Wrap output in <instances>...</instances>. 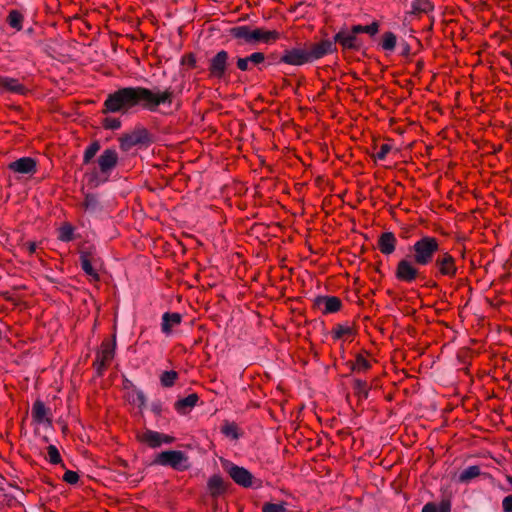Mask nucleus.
<instances>
[{
    "mask_svg": "<svg viewBox=\"0 0 512 512\" xmlns=\"http://www.w3.org/2000/svg\"><path fill=\"white\" fill-rule=\"evenodd\" d=\"M173 101L171 88L148 89L142 86L124 87L110 93L104 102V113H127L140 105L150 112H157L160 105L170 106Z\"/></svg>",
    "mask_w": 512,
    "mask_h": 512,
    "instance_id": "f257e3e1",
    "label": "nucleus"
},
{
    "mask_svg": "<svg viewBox=\"0 0 512 512\" xmlns=\"http://www.w3.org/2000/svg\"><path fill=\"white\" fill-rule=\"evenodd\" d=\"M336 45L331 40L286 49L279 62L292 66H302L317 61L328 54L336 52Z\"/></svg>",
    "mask_w": 512,
    "mask_h": 512,
    "instance_id": "f03ea898",
    "label": "nucleus"
},
{
    "mask_svg": "<svg viewBox=\"0 0 512 512\" xmlns=\"http://www.w3.org/2000/svg\"><path fill=\"white\" fill-rule=\"evenodd\" d=\"M412 253V259L418 266H428L432 264L437 253L440 251V240L433 236L425 235L414 242L409 247Z\"/></svg>",
    "mask_w": 512,
    "mask_h": 512,
    "instance_id": "7ed1b4c3",
    "label": "nucleus"
},
{
    "mask_svg": "<svg viewBox=\"0 0 512 512\" xmlns=\"http://www.w3.org/2000/svg\"><path fill=\"white\" fill-rule=\"evenodd\" d=\"M79 258L81 268L85 274L93 281H98V267L101 261L97 249L92 245L82 246L79 250Z\"/></svg>",
    "mask_w": 512,
    "mask_h": 512,
    "instance_id": "20e7f679",
    "label": "nucleus"
},
{
    "mask_svg": "<svg viewBox=\"0 0 512 512\" xmlns=\"http://www.w3.org/2000/svg\"><path fill=\"white\" fill-rule=\"evenodd\" d=\"M156 465L168 466L177 471L188 469V457L180 450H168L159 453L153 461Z\"/></svg>",
    "mask_w": 512,
    "mask_h": 512,
    "instance_id": "39448f33",
    "label": "nucleus"
},
{
    "mask_svg": "<svg viewBox=\"0 0 512 512\" xmlns=\"http://www.w3.org/2000/svg\"><path fill=\"white\" fill-rule=\"evenodd\" d=\"M432 264L438 276L453 279L458 273L456 259L448 251L440 249Z\"/></svg>",
    "mask_w": 512,
    "mask_h": 512,
    "instance_id": "423d86ee",
    "label": "nucleus"
},
{
    "mask_svg": "<svg viewBox=\"0 0 512 512\" xmlns=\"http://www.w3.org/2000/svg\"><path fill=\"white\" fill-rule=\"evenodd\" d=\"M222 466L237 485L244 488L253 487L254 477L246 468L238 466L229 460L222 461Z\"/></svg>",
    "mask_w": 512,
    "mask_h": 512,
    "instance_id": "0eeeda50",
    "label": "nucleus"
},
{
    "mask_svg": "<svg viewBox=\"0 0 512 512\" xmlns=\"http://www.w3.org/2000/svg\"><path fill=\"white\" fill-rule=\"evenodd\" d=\"M420 275L418 264L413 259L403 258L396 266L395 277L400 282L413 283Z\"/></svg>",
    "mask_w": 512,
    "mask_h": 512,
    "instance_id": "6e6552de",
    "label": "nucleus"
},
{
    "mask_svg": "<svg viewBox=\"0 0 512 512\" xmlns=\"http://www.w3.org/2000/svg\"><path fill=\"white\" fill-rule=\"evenodd\" d=\"M229 54L225 50L217 52L209 60V77L213 79H223L228 68Z\"/></svg>",
    "mask_w": 512,
    "mask_h": 512,
    "instance_id": "1a4fd4ad",
    "label": "nucleus"
},
{
    "mask_svg": "<svg viewBox=\"0 0 512 512\" xmlns=\"http://www.w3.org/2000/svg\"><path fill=\"white\" fill-rule=\"evenodd\" d=\"M115 355V342L105 340L102 342L94 361V367L99 374H102L106 367L111 363Z\"/></svg>",
    "mask_w": 512,
    "mask_h": 512,
    "instance_id": "9d476101",
    "label": "nucleus"
},
{
    "mask_svg": "<svg viewBox=\"0 0 512 512\" xmlns=\"http://www.w3.org/2000/svg\"><path fill=\"white\" fill-rule=\"evenodd\" d=\"M331 41L340 44L343 50H359L362 46L361 40L347 29L337 32Z\"/></svg>",
    "mask_w": 512,
    "mask_h": 512,
    "instance_id": "9b49d317",
    "label": "nucleus"
},
{
    "mask_svg": "<svg viewBox=\"0 0 512 512\" xmlns=\"http://www.w3.org/2000/svg\"><path fill=\"white\" fill-rule=\"evenodd\" d=\"M118 163V153L115 149H106L98 158L100 172L105 175V180Z\"/></svg>",
    "mask_w": 512,
    "mask_h": 512,
    "instance_id": "f8f14e48",
    "label": "nucleus"
},
{
    "mask_svg": "<svg viewBox=\"0 0 512 512\" xmlns=\"http://www.w3.org/2000/svg\"><path fill=\"white\" fill-rule=\"evenodd\" d=\"M315 305L323 314H331L341 309L342 302L336 296H319L315 299Z\"/></svg>",
    "mask_w": 512,
    "mask_h": 512,
    "instance_id": "ddd939ff",
    "label": "nucleus"
},
{
    "mask_svg": "<svg viewBox=\"0 0 512 512\" xmlns=\"http://www.w3.org/2000/svg\"><path fill=\"white\" fill-rule=\"evenodd\" d=\"M8 168L18 174H34L37 170V163L31 157H22L8 165Z\"/></svg>",
    "mask_w": 512,
    "mask_h": 512,
    "instance_id": "4468645a",
    "label": "nucleus"
},
{
    "mask_svg": "<svg viewBox=\"0 0 512 512\" xmlns=\"http://www.w3.org/2000/svg\"><path fill=\"white\" fill-rule=\"evenodd\" d=\"M182 322V315L178 312H165L162 315L161 331L166 336L171 335L174 327L180 325Z\"/></svg>",
    "mask_w": 512,
    "mask_h": 512,
    "instance_id": "2eb2a0df",
    "label": "nucleus"
},
{
    "mask_svg": "<svg viewBox=\"0 0 512 512\" xmlns=\"http://www.w3.org/2000/svg\"><path fill=\"white\" fill-rule=\"evenodd\" d=\"M397 245V239L394 233L392 232H384L379 236L378 239V249L384 255L392 254Z\"/></svg>",
    "mask_w": 512,
    "mask_h": 512,
    "instance_id": "dca6fc26",
    "label": "nucleus"
},
{
    "mask_svg": "<svg viewBox=\"0 0 512 512\" xmlns=\"http://www.w3.org/2000/svg\"><path fill=\"white\" fill-rule=\"evenodd\" d=\"M31 416L33 421L37 424L50 423L49 409L41 400L34 402L31 410Z\"/></svg>",
    "mask_w": 512,
    "mask_h": 512,
    "instance_id": "f3484780",
    "label": "nucleus"
},
{
    "mask_svg": "<svg viewBox=\"0 0 512 512\" xmlns=\"http://www.w3.org/2000/svg\"><path fill=\"white\" fill-rule=\"evenodd\" d=\"M265 61V55L262 52H254L251 55L244 57V58H238L236 65L237 68L241 71H248L250 69L249 65H259L262 64Z\"/></svg>",
    "mask_w": 512,
    "mask_h": 512,
    "instance_id": "a211bd4d",
    "label": "nucleus"
},
{
    "mask_svg": "<svg viewBox=\"0 0 512 512\" xmlns=\"http://www.w3.org/2000/svg\"><path fill=\"white\" fill-rule=\"evenodd\" d=\"M280 38V34L273 30L268 31L261 28L252 30V44L254 43H271Z\"/></svg>",
    "mask_w": 512,
    "mask_h": 512,
    "instance_id": "6ab92c4d",
    "label": "nucleus"
},
{
    "mask_svg": "<svg viewBox=\"0 0 512 512\" xmlns=\"http://www.w3.org/2000/svg\"><path fill=\"white\" fill-rule=\"evenodd\" d=\"M25 91V87L17 79L10 77H0V92L24 94Z\"/></svg>",
    "mask_w": 512,
    "mask_h": 512,
    "instance_id": "aec40b11",
    "label": "nucleus"
},
{
    "mask_svg": "<svg viewBox=\"0 0 512 512\" xmlns=\"http://www.w3.org/2000/svg\"><path fill=\"white\" fill-rule=\"evenodd\" d=\"M138 440L150 448H158L161 446V433L153 430H145L143 433L137 436Z\"/></svg>",
    "mask_w": 512,
    "mask_h": 512,
    "instance_id": "412c9836",
    "label": "nucleus"
},
{
    "mask_svg": "<svg viewBox=\"0 0 512 512\" xmlns=\"http://www.w3.org/2000/svg\"><path fill=\"white\" fill-rule=\"evenodd\" d=\"M229 33L236 39H241L246 43L252 44V30L247 25L232 27Z\"/></svg>",
    "mask_w": 512,
    "mask_h": 512,
    "instance_id": "4be33fe9",
    "label": "nucleus"
},
{
    "mask_svg": "<svg viewBox=\"0 0 512 512\" xmlns=\"http://www.w3.org/2000/svg\"><path fill=\"white\" fill-rule=\"evenodd\" d=\"M197 401H198V396L194 393L190 394L187 397H184V398L178 400L175 403V409L179 413L184 414V413H186L187 409L193 408L196 405Z\"/></svg>",
    "mask_w": 512,
    "mask_h": 512,
    "instance_id": "5701e85b",
    "label": "nucleus"
},
{
    "mask_svg": "<svg viewBox=\"0 0 512 512\" xmlns=\"http://www.w3.org/2000/svg\"><path fill=\"white\" fill-rule=\"evenodd\" d=\"M331 333L334 340H340L352 336L354 334V330L352 326L348 324H337L332 329Z\"/></svg>",
    "mask_w": 512,
    "mask_h": 512,
    "instance_id": "b1692460",
    "label": "nucleus"
},
{
    "mask_svg": "<svg viewBox=\"0 0 512 512\" xmlns=\"http://www.w3.org/2000/svg\"><path fill=\"white\" fill-rule=\"evenodd\" d=\"M208 488L212 495H220L225 491V485L220 475H213L208 480Z\"/></svg>",
    "mask_w": 512,
    "mask_h": 512,
    "instance_id": "393cba45",
    "label": "nucleus"
},
{
    "mask_svg": "<svg viewBox=\"0 0 512 512\" xmlns=\"http://www.w3.org/2000/svg\"><path fill=\"white\" fill-rule=\"evenodd\" d=\"M481 474L480 467L477 465H472L465 468L458 477L459 482L468 483L472 479L478 477Z\"/></svg>",
    "mask_w": 512,
    "mask_h": 512,
    "instance_id": "a878e982",
    "label": "nucleus"
},
{
    "mask_svg": "<svg viewBox=\"0 0 512 512\" xmlns=\"http://www.w3.org/2000/svg\"><path fill=\"white\" fill-rule=\"evenodd\" d=\"M7 22L10 27L16 29L17 31H20L23 27V15L17 10H12L9 12Z\"/></svg>",
    "mask_w": 512,
    "mask_h": 512,
    "instance_id": "bb28decb",
    "label": "nucleus"
},
{
    "mask_svg": "<svg viewBox=\"0 0 512 512\" xmlns=\"http://www.w3.org/2000/svg\"><path fill=\"white\" fill-rule=\"evenodd\" d=\"M411 7L413 13H428L433 10L430 0H413Z\"/></svg>",
    "mask_w": 512,
    "mask_h": 512,
    "instance_id": "cd10ccee",
    "label": "nucleus"
},
{
    "mask_svg": "<svg viewBox=\"0 0 512 512\" xmlns=\"http://www.w3.org/2000/svg\"><path fill=\"white\" fill-rule=\"evenodd\" d=\"M396 36L392 32H386L383 34L381 47L385 51H393L396 46Z\"/></svg>",
    "mask_w": 512,
    "mask_h": 512,
    "instance_id": "c85d7f7f",
    "label": "nucleus"
},
{
    "mask_svg": "<svg viewBox=\"0 0 512 512\" xmlns=\"http://www.w3.org/2000/svg\"><path fill=\"white\" fill-rule=\"evenodd\" d=\"M421 512H450V504L445 501L441 502L439 505L430 502L423 506Z\"/></svg>",
    "mask_w": 512,
    "mask_h": 512,
    "instance_id": "c756f323",
    "label": "nucleus"
},
{
    "mask_svg": "<svg viewBox=\"0 0 512 512\" xmlns=\"http://www.w3.org/2000/svg\"><path fill=\"white\" fill-rule=\"evenodd\" d=\"M177 378L178 373L176 371H164L160 376V382L163 387L169 388L175 384Z\"/></svg>",
    "mask_w": 512,
    "mask_h": 512,
    "instance_id": "7c9ffc66",
    "label": "nucleus"
},
{
    "mask_svg": "<svg viewBox=\"0 0 512 512\" xmlns=\"http://www.w3.org/2000/svg\"><path fill=\"white\" fill-rule=\"evenodd\" d=\"M262 512H287V503L286 502H280V503H272V502H266L262 505L261 508Z\"/></svg>",
    "mask_w": 512,
    "mask_h": 512,
    "instance_id": "2f4dec72",
    "label": "nucleus"
},
{
    "mask_svg": "<svg viewBox=\"0 0 512 512\" xmlns=\"http://www.w3.org/2000/svg\"><path fill=\"white\" fill-rule=\"evenodd\" d=\"M370 367V362L363 355H357L352 366V370L356 372H365L370 369Z\"/></svg>",
    "mask_w": 512,
    "mask_h": 512,
    "instance_id": "473e14b6",
    "label": "nucleus"
},
{
    "mask_svg": "<svg viewBox=\"0 0 512 512\" xmlns=\"http://www.w3.org/2000/svg\"><path fill=\"white\" fill-rule=\"evenodd\" d=\"M99 150H100V144L97 141L92 142L85 149L84 157H83L84 163L85 164L89 163L94 158V156L98 153Z\"/></svg>",
    "mask_w": 512,
    "mask_h": 512,
    "instance_id": "72a5a7b5",
    "label": "nucleus"
},
{
    "mask_svg": "<svg viewBox=\"0 0 512 512\" xmlns=\"http://www.w3.org/2000/svg\"><path fill=\"white\" fill-rule=\"evenodd\" d=\"M221 431L225 436L231 439H238L239 437L238 426L235 423H225Z\"/></svg>",
    "mask_w": 512,
    "mask_h": 512,
    "instance_id": "f704fd0d",
    "label": "nucleus"
},
{
    "mask_svg": "<svg viewBox=\"0 0 512 512\" xmlns=\"http://www.w3.org/2000/svg\"><path fill=\"white\" fill-rule=\"evenodd\" d=\"M47 459L53 465L61 462V456L56 446L49 445L47 447Z\"/></svg>",
    "mask_w": 512,
    "mask_h": 512,
    "instance_id": "c9c22d12",
    "label": "nucleus"
},
{
    "mask_svg": "<svg viewBox=\"0 0 512 512\" xmlns=\"http://www.w3.org/2000/svg\"><path fill=\"white\" fill-rule=\"evenodd\" d=\"M355 393L362 397L368 396V385L367 382L360 379H355L353 383Z\"/></svg>",
    "mask_w": 512,
    "mask_h": 512,
    "instance_id": "e433bc0d",
    "label": "nucleus"
},
{
    "mask_svg": "<svg viewBox=\"0 0 512 512\" xmlns=\"http://www.w3.org/2000/svg\"><path fill=\"white\" fill-rule=\"evenodd\" d=\"M83 206L86 210L94 211L98 207V199L94 194H86Z\"/></svg>",
    "mask_w": 512,
    "mask_h": 512,
    "instance_id": "4c0bfd02",
    "label": "nucleus"
},
{
    "mask_svg": "<svg viewBox=\"0 0 512 512\" xmlns=\"http://www.w3.org/2000/svg\"><path fill=\"white\" fill-rule=\"evenodd\" d=\"M73 238V228L71 225H64L60 228L59 239L68 242Z\"/></svg>",
    "mask_w": 512,
    "mask_h": 512,
    "instance_id": "58836bf2",
    "label": "nucleus"
},
{
    "mask_svg": "<svg viewBox=\"0 0 512 512\" xmlns=\"http://www.w3.org/2000/svg\"><path fill=\"white\" fill-rule=\"evenodd\" d=\"M63 480L69 484H76L79 480V475L75 471L67 470L63 475Z\"/></svg>",
    "mask_w": 512,
    "mask_h": 512,
    "instance_id": "ea45409f",
    "label": "nucleus"
},
{
    "mask_svg": "<svg viewBox=\"0 0 512 512\" xmlns=\"http://www.w3.org/2000/svg\"><path fill=\"white\" fill-rule=\"evenodd\" d=\"M391 146L389 144H382L379 150L375 154L376 160H384L387 154L390 152Z\"/></svg>",
    "mask_w": 512,
    "mask_h": 512,
    "instance_id": "a19ab883",
    "label": "nucleus"
},
{
    "mask_svg": "<svg viewBox=\"0 0 512 512\" xmlns=\"http://www.w3.org/2000/svg\"><path fill=\"white\" fill-rule=\"evenodd\" d=\"M132 403L141 407L145 404L146 398L142 391H136L135 395L132 396Z\"/></svg>",
    "mask_w": 512,
    "mask_h": 512,
    "instance_id": "79ce46f5",
    "label": "nucleus"
},
{
    "mask_svg": "<svg viewBox=\"0 0 512 512\" xmlns=\"http://www.w3.org/2000/svg\"><path fill=\"white\" fill-rule=\"evenodd\" d=\"M379 30V25L377 22H373L370 25H365L363 33H367L371 36L375 35Z\"/></svg>",
    "mask_w": 512,
    "mask_h": 512,
    "instance_id": "37998d69",
    "label": "nucleus"
},
{
    "mask_svg": "<svg viewBox=\"0 0 512 512\" xmlns=\"http://www.w3.org/2000/svg\"><path fill=\"white\" fill-rule=\"evenodd\" d=\"M120 126H121V123H120V121H119L118 119H116V118H107V119L105 120V127H106V128H109V129H113V130H115V129L120 128Z\"/></svg>",
    "mask_w": 512,
    "mask_h": 512,
    "instance_id": "c03bdc74",
    "label": "nucleus"
},
{
    "mask_svg": "<svg viewBox=\"0 0 512 512\" xmlns=\"http://www.w3.org/2000/svg\"><path fill=\"white\" fill-rule=\"evenodd\" d=\"M502 506L505 512H512V495H508L503 499Z\"/></svg>",
    "mask_w": 512,
    "mask_h": 512,
    "instance_id": "a18cd8bd",
    "label": "nucleus"
},
{
    "mask_svg": "<svg viewBox=\"0 0 512 512\" xmlns=\"http://www.w3.org/2000/svg\"><path fill=\"white\" fill-rule=\"evenodd\" d=\"M160 441H161V445L162 444H171L175 441V438L173 436L161 433Z\"/></svg>",
    "mask_w": 512,
    "mask_h": 512,
    "instance_id": "49530a36",
    "label": "nucleus"
},
{
    "mask_svg": "<svg viewBox=\"0 0 512 512\" xmlns=\"http://www.w3.org/2000/svg\"><path fill=\"white\" fill-rule=\"evenodd\" d=\"M363 30H364L363 25H354V26H352L351 30H349V31L357 37L358 34L363 33Z\"/></svg>",
    "mask_w": 512,
    "mask_h": 512,
    "instance_id": "de8ad7c7",
    "label": "nucleus"
},
{
    "mask_svg": "<svg viewBox=\"0 0 512 512\" xmlns=\"http://www.w3.org/2000/svg\"><path fill=\"white\" fill-rule=\"evenodd\" d=\"M27 249L29 251L30 254L34 253L37 249V244L35 242H29L27 244Z\"/></svg>",
    "mask_w": 512,
    "mask_h": 512,
    "instance_id": "09e8293b",
    "label": "nucleus"
},
{
    "mask_svg": "<svg viewBox=\"0 0 512 512\" xmlns=\"http://www.w3.org/2000/svg\"><path fill=\"white\" fill-rule=\"evenodd\" d=\"M508 481L512 485V477L508 478Z\"/></svg>",
    "mask_w": 512,
    "mask_h": 512,
    "instance_id": "8fccbe9b",
    "label": "nucleus"
},
{
    "mask_svg": "<svg viewBox=\"0 0 512 512\" xmlns=\"http://www.w3.org/2000/svg\"><path fill=\"white\" fill-rule=\"evenodd\" d=\"M261 486V482L259 481L258 484L255 486L256 488Z\"/></svg>",
    "mask_w": 512,
    "mask_h": 512,
    "instance_id": "3c124183",
    "label": "nucleus"
}]
</instances>
